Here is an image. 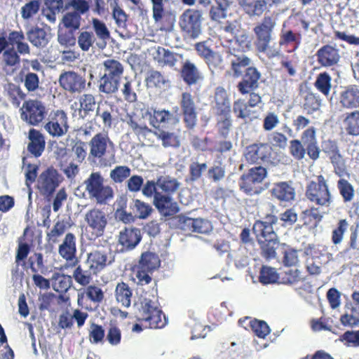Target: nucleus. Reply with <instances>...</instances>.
Returning <instances> with one entry per match:
<instances>
[{
    "instance_id": "obj_51",
    "label": "nucleus",
    "mask_w": 359,
    "mask_h": 359,
    "mask_svg": "<svg viewBox=\"0 0 359 359\" xmlns=\"http://www.w3.org/2000/svg\"><path fill=\"white\" fill-rule=\"evenodd\" d=\"M53 289L57 292H67L72 284V277L69 276L55 273L52 276Z\"/></svg>"
},
{
    "instance_id": "obj_48",
    "label": "nucleus",
    "mask_w": 359,
    "mask_h": 359,
    "mask_svg": "<svg viewBox=\"0 0 359 359\" xmlns=\"http://www.w3.org/2000/svg\"><path fill=\"white\" fill-rule=\"evenodd\" d=\"M337 189L342 196L344 203L351 202L355 196L353 185L344 177H340L337 182Z\"/></svg>"
},
{
    "instance_id": "obj_41",
    "label": "nucleus",
    "mask_w": 359,
    "mask_h": 359,
    "mask_svg": "<svg viewBox=\"0 0 359 359\" xmlns=\"http://www.w3.org/2000/svg\"><path fill=\"white\" fill-rule=\"evenodd\" d=\"M258 242L261 246L262 255L265 259L270 260L276 257V250L279 245L278 238L268 240L259 238Z\"/></svg>"
},
{
    "instance_id": "obj_1",
    "label": "nucleus",
    "mask_w": 359,
    "mask_h": 359,
    "mask_svg": "<svg viewBox=\"0 0 359 359\" xmlns=\"http://www.w3.org/2000/svg\"><path fill=\"white\" fill-rule=\"evenodd\" d=\"M277 26V18L272 15H264L262 20L253 28L255 35L257 50L265 54L269 58L278 56L280 48L276 43L271 44L273 34Z\"/></svg>"
},
{
    "instance_id": "obj_18",
    "label": "nucleus",
    "mask_w": 359,
    "mask_h": 359,
    "mask_svg": "<svg viewBox=\"0 0 359 359\" xmlns=\"http://www.w3.org/2000/svg\"><path fill=\"white\" fill-rule=\"evenodd\" d=\"M153 203L159 212L164 216H172L179 212L177 203L168 194L156 192Z\"/></svg>"
},
{
    "instance_id": "obj_29",
    "label": "nucleus",
    "mask_w": 359,
    "mask_h": 359,
    "mask_svg": "<svg viewBox=\"0 0 359 359\" xmlns=\"http://www.w3.org/2000/svg\"><path fill=\"white\" fill-rule=\"evenodd\" d=\"M92 27L97 40L96 47L103 50L110 38V32L107 25L97 18L92 19Z\"/></svg>"
},
{
    "instance_id": "obj_13",
    "label": "nucleus",
    "mask_w": 359,
    "mask_h": 359,
    "mask_svg": "<svg viewBox=\"0 0 359 359\" xmlns=\"http://www.w3.org/2000/svg\"><path fill=\"white\" fill-rule=\"evenodd\" d=\"M85 221L88 226L92 229L93 234L99 237L104 233L107 224V217L103 210L94 208L86 213Z\"/></svg>"
},
{
    "instance_id": "obj_62",
    "label": "nucleus",
    "mask_w": 359,
    "mask_h": 359,
    "mask_svg": "<svg viewBox=\"0 0 359 359\" xmlns=\"http://www.w3.org/2000/svg\"><path fill=\"white\" fill-rule=\"evenodd\" d=\"M155 135L159 140L162 141V145L164 147H176L180 146V140L177 136L174 133L165 131H158L155 133Z\"/></svg>"
},
{
    "instance_id": "obj_44",
    "label": "nucleus",
    "mask_w": 359,
    "mask_h": 359,
    "mask_svg": "<svg viewBox=\"0 0 359 359\" xmlns=\"http://www.w3.org/2000/svg\"><path fill=\"white\" fill-rule=\"evenodd\" d=\"M77 42L79 47L84 52H88L90 48H97L96 37L93 32H81L78 36Z\"/></svg>"
},
{
    "instance_id": "obj_4",
    "label": "nucleus",
    "mask_w": 359,
    "mask_h": 359,
    "mask_svg": "<svg viewBox=\"0 0 359 359\" xmlns=\"http://www.w3.org/2000/svg\"><path fill=\"white\" fill-rule=\"evenodd\" d=\"M306 198L313 203L328 207L332 203L331 194L324 177L319 175L317 182H311L306 191Z\"/></svg>"
},
{
    "instance_id": "obj_25",
    "label": "nucleus",
    "mask_w": 359,
    "mask_h": 359,
    "mask_svg": "<svg viewBox=\"0 0 359 359\" xmlns=\"http://www.w3.org/2000/svg\"><path fill=\"white\" fill-rule=\"evenodd\" d=\"M271 150L267 143L254 144L247 147L245 156L248 161L256 163L259 160H266L271 154Z\"/></svg>"
},
{
    "instance_id": "obj_58",
    "label": "nucleus",
    "mask_w": 359,
    "mask_h": 359,
    "mask_svg": "<svg viewBox=\"0 0 359 359\" xmlns=\"http://www.w3.org/2000/svg\"><path fill=\"white\" fill-rule=\"evenodd\" d=\"M41 1L39 0H32L25 4L20 10V14L24 20H28L35 15L39 11Z\"/></svg>"
},
{
    "instance_id": "obj_46",
    "label": "nucleus",
    "mask_w": 359,
    "mask_h": 359,
    "mask_svg": "<svg viewBox=\"0 0 359 359\" xmlns=\"http://www.w3.org/2000/svg\"><path fill=\"white\" fill-rule=\"evenodd\" d=\"M113 107L108 105L107 102L104 104L98 102L95 116H100L102 121L104 127L111 128L112 125V115Z\"/></svg>"
},
{
    "instance_id": "obj_11",
    "label": "nucleus",
    "mask_w": 359,
    "mask_h": 359,
    "mask_svg": "<svg viewBox=\"0 0 359 359\" xmlns=\"http://www.w3.org/2000/svg\"><path fill=\"white\" fill-rule=\"evenodd\" d=\"M76 236L72 233H68L59 245L58 252L66 260L67 267H74L79 264V259L76 256Z\"/></svg>"
},
{
    "instance_id": "obj_14",
    "label": "nucleus",
    "mask_w": 359,
    "mask_h": 359,
    "mask_svg": "<svg viewBox=\"0 0 359 359\" xmlns=\"http://www.w3.org/2000/svg\"><path fill=\"white\" fill-rule=\"evenodd\" d=\"M60 86L71 93H79L86 86V80L79 74L69 71L60 74L59 77Z\"/></svg>"
},
{
    "instance_id": "obj_45",
    "label": "nucleus",
    "mask_w": 359,
    "mask_h": 359,
    "mask_svg": "<svg viewBox=\"0 0 359 359\" xmlns=\"http://www.w3.org/2000/svg\"><path fill=\"white\" fill-rule=\"evenodd\" d=\"M81 19V16L78 13L72 11H67L63 15L61 23L69 31L75 32L79 29Z\"/></svg>"
},
{
    "instance_id": "obj_61",
    "label": "nucleus",
    "mask_w": 359,
    "mask_h": 359,
    "mask_svg": "<svg viewBox=\"0 0 359 359\" xmlns=\"http://www.w3.org/2000/svg\"><path fill=\"white\" fill-rule=\"evenodd\" d=\"M304 279L302 272L297 269H289L285 271L282 277L283 283L287 285H294L303 281Z\"/></svg>"
},
{
    "instance_id": "obj_20",
    "label": "nucleus",
    "mask_w": 359,
    "mask_h": 359,
    "mask_svg": "<svg viewBox=\"0 0 359 359\" xmlns=\"http://www.w3.org/2000/svg\"><path fill=\"white\" fill-rule=\"evenodd\" d=\"M318 62L324 67H333L339 62V50L333 46L325 45L318 50L316 54Z\"/></svg>"
},
{
    "instance_id": "obj_57",
    "label": "nucleus",
    "mask_w": 359,
    "mask_h": 359,
    "mask_svg": "<svg viewBox=\"0 0 359 359\" xmlns=\"http://www.w3.org/2000/svg\"><path fill=\"white\" fill-rule=\"evenodd\" d=\"M331 81L332 78L327 73H320L316 78L315 86L323 95L327 96L332 88Z\"/></svg>"
},
{
    "instance_id": "obj_21",
    "label": "nucleus",
    "mask_w": 359,
    "mask_h": 359,
    "mask_svg": "<svg viewBox=\"0 0 359 359\" xmlns=\"http://www.w3.org/2000/svg\"><path fill=\"white\" fill-rule=\"evenodd\" d=\"M300 141L306 147L307 154L311 159L316 160L319 158L320 149L318 146L316 129L314 127L306 129L301 135Z\"/></svg>"
},
{
    "instance_id": "obj_47",
    "label": "nucleus",
    "mask_w": 359,
    "mask_h": 359,
    "mask_svg": "<svg viewBox=\"0 0 359 359\" xmlns=\"http://www.w3.org/2000/svg\"><path fill=\"white\" fill-rule=\"evenodd\" d=\"M225 167L222 165V158L220 155H217L213 165L208 170V177L214 182H219L225 177Z\"/></svg>"
},
{
    "instance_id": "obj_30",
    "label": "nucleus",
    "mask_w": 359,
    "mask_h": 359,
    "mask_svg": "<svg viewBox=\"0 0 359 359\" xmlns=\"http://www.w3.org/2000/svg\"><path fill=\"white\" fill-rule=\"evenodd\" d=\"M340 102L346 108L359 107V88L355 86H351L341 93Z\"/></svg>"
},
{
    "instance_id": "obj_49",
    "label": "nucleus",
    "mask_w": 359,
    "mask_h": 359,
    "mask_svg": "<svg viewBox=\"0 0 359 359\" xmlns=\"http://www.w3.org/2000/svg\"><path fill=\"white\" fill-rule=\"evenodd\" d=\"M121 92L125 100L129 102H135L137 101V96L136 93V88L135 86V81L125 77L123 82V86L121 88Z\"/></svg>"
},
{
    "instance_id": "obj_28",
    "label": "nucleus",
    "mask_w": 359,
    "mask_h": 359,
    "mask_svg": "<svg viewBox=\"0 0 359 359\" xmlns=\"http://www.w3.org/2000/svg\"><path fill=\"white\" fill-rule=\"evenodd\" d=\"M273 5L271 0H239V4L250 16H260L266 8V5Z\"/></svg>"
},
{
    "instance_id": "obj_27",
    "label": "nucleus",
    "mask_w": 359,
    "mask_h": 359,
    "mask_svg": "<svg viewBox=\"0 0 359 359\" xmlns=\"http://www.w3.org/2000/svg\"><path fill=\"white\" fill-rule=\"evenodd\" d=\"M241 29V23L239 19L226 20L222 22L219 28L220 36L226 42L232 43Z\"/></svg>"
},
{
    "instance_id": "obj_60",
    "label": "nucleus",
    "mask_w": 359,
    "mask_h": 359,
    "mask_svg": "<svg viewBox=\"0 0 359 359\" xmlns=\"http://www.w3.org/2000/svg\"><path fill=\"white\" fill-rule=\"evenodd\" d=\"M133 203V211L140 219H147L153 211V208L149 204L139 199L134 200Z\"/></svg>"
},
{
    "instance_id": "obj_16",
    "label": "nucleus",
    "mask_w": 359,
    "mask_h": 359,
    "mask_svg": "<svg viewBox=\"0 0 359 359\" xmlns=\"http://www.w3.org/2000/svg\"><path fill=\"white\" fill-rule=\"evenodd\" d=\"M179 222L180 229L184 231L205 234L212 229L211 222L203 218L194 219L182 216L180 217Z\"/></svg>"
},
{
    "instance_id": "obj_32",
    "label": "nucleus",
    "mask_w": 359,
    "mask_h": 359,
    "mask_svg": "<svg viewBox=\"0 0 359 359\" xmlns=\"http://www.w3.org/2000/svg\"><path fill=\"white\" fill-rule=\"evenodd\" d=\"M228 60L231 63V69L236 77L240 76L245 69L250 67L251 60L243 54L235 55L230 53Z\"/></svg>"
},
{
    "instance_id": "obj_53",
    "label": "nucleus",
    "mask_w": 359,
    "mask_h": 359,
    "mask_svg": "<svg viewBox=\"0 0 359 359\" xmlns=\"http://www.w3.org/2000/svg\"><path fill=\"white\" fill-rule=\"evenodd\" d=\"M347 133L352 135H359V111L351 112L344 121Z\"/></svg>"
},
{
    "instance_id": "obj_50",
    "label": "nucleus",
    "mask_w": 359,
    "mask_h": 359,
    "mask_svg": "<svg viewBox=\"0 0 359 359\" xmlns=\"http://www.w3.org/2000/svg\"><path fill=\"white\" fill-rule=\"evenodd\" d=\"M217 130L219 134L224 138L229 136L232 128V118L230 113L217 114Z\"/></svg>"
},
{
    "instance_id": "obj_9",
    "label": "nucleus",
    "mask_w": 359,
    "mask_h": 359,
    "mask_svg": "<svg viewBox=\"0 0 359 359\" xmlns=\"http://www.w3.org/2000/svg\"><path fill=\"white\" fill-rule=\"evenodd\" d=\"M62 180V176L53 168L43 171L37 180V188L43 196H50L54 193Z\"/></svg>"
},
{
    "instance_id": "obj_43",
    "label": "nucleus",
    "mask_w": 359,
    "mask_h": 359,
    "mask_svg": "<svg viewBox=\"0 0 359 359\" xmlns=\"http://www.w3.org/2000/svg\"><path fill=\"white\" fill-rule=\"evenodd\" d=\"M302 34L300 33H294L291 29H282L280 34L279 45L287 46L293 44L294 48L297 49L301 44Z\"/></svg>"
},
{
    "instance_id": "obj_36",
    "label": "nucleus",
    "mask_w": 359,
    "mask_h": 359,
    "mask_svg": "<svg viewBox=\"0 0 359 359\" xmlns=\"http://www.w3.org/2000/svg\"><path fill=\"white\" fill-rule=\"evenodd\" d=\"M121 81V79L103 74L100 79L99 91L106 95L115 94L118 91Z\"/></svg>"
},
{
    "instance_id": "obj_42",
    "label": "nucleus",
    "mask_w": 359,
    "mask_h": 359,
    "mask_svg": "<svg viewBox=\"0 0 359 359\" xmlns=\"http://www.w3.org/2000/svg\"><path fill=\"white\" fill-rule=\"evenodd\" d=\"M116 299L124 307H129L131 304L132 291L125 283H118L115 290Z\"/></svg>"
},
{
    "instance_id": "obj_2",
    "label": "nucleus",
    "mask_w": 359,
    "mask_h": 359,
    "mask_svg": "<svg viewBox=\"0 0 359 359\" xmlns=\"http://www.w3.org/2000/svg\"><path fill=\"white\" fill-rule=\"evenodd\" d=\"M138 318L148 323L150 328H162L167 324L165 316L158 308V302L147 298L140 302Z\"/></svg>"
},
{
    "instance_id": "obj_23",
    "label": "nucleus",
    "mask_w": 359,
    "mask_h": 359,
    "mask_svg": "<svg viewBox=\"0 0 359 359\" xmlns=\"http://www.w3.org/2000/svg\"><path fill=\"white\" fill-rule=\"evenodd\" d=\"M271 194L280 202L290 203L295 199L294 188L289 182H282L273 184L270 190Z\"/></svg>"
},
{
    "instance_id": "obj_35",
    "label": "nucleus",
    "mask_w": 359,
    "mask_h": 359,
    "mask_svg": "<svg viewBox=\"0 0 359 359\" xmlns=\"http://www.w3.org/2000/svg\"><path fill=\"white\" fill-rule=\"evenodd\" d=\"M80 108L79 110V116L85 118L90 112L97 110V104L95 97L90 93L83 94L79 99Z\"/></svg>"
},
{
    "instance_id": "obj_59",
    "label": "nucleus",
    "mask_w": 359,
    "mask_h": 359,
    "mask_svg": "<svg viewBox=\"0 0 359 359\" xmlns=\"http://www.w3.org/2000/svg\"><path fill=\"white\" fill-rule=\"evenodd\" d=\"M71 8L73 9L72 12L81 16L89 11L90 6L86 0H71L65 4L64 10L67 11Z\"/></svg>"
},
{
    "instance_id": "obj_8",
    "label": "nucleus",
    "mask_w": 359,
    "mask_h": 359,
    "mask_svg": "<svg viewBox=\"0 0 359 359\" xmlns=\"http://www.w3.org/2000/svg\"><path fill=\"white\" fill-rule=\"evenodd\" d=\"M20 111L21 119L32 126H36L41 123L47 114L44 104L39 100L25 102Z\"/></svg>"
},
{
    "instance_id": "obj_34",
    "label": "nucleus",
    "mask_w": 359,
    "mask_h": 359,
    "mask_svg": "<svg viewBox=\"0 0 359 359\" xmlns=\"http://www.w3.org/2000/svg\"><path fill=\"white\" fill-rule=\"evenodd\" d=\"M215 108L217 114H226L230 113V101L224 88L218 87L215 93Z\"/></svg>"
},
{
    "instance_id": "obj_64",
    "label": "nucleus",
    "mask_w": 359,
    "mask_h": 359,
    "mask_svg": "<svg viewBox=\"0 0 359 359\" xmlns=\"http://www.w3.org/2000/svg\"><path fill=\"white\" fill-rule=\"evenodd\" d=\"M147 85L149 87L162 88L168 79L158 71H151L146 79Z\"/></svg>"
},
{
    "instance_id": "obj_7",
    "label": "nucleus",
    "mask_w": 359,
    "mask_h": 359,
    "mask_svg": "<svg viewBox=\"0 0 359 359\" xmlns=\"http://www.w3.org/2000/svg\"><path fill=\"white\" fill-rule=\"evenodd\" d=\"M114 260V258L110 250L103 248H96L87 253L85 264L90 273L97 274L107 266L110 265Z\"/></svg>"
},
{
    "instance_id": "obj_3",
    "label": "nucleus",
    "mask_w": 359,
    "mask_h": 359,
    "mask_svg": "<svg viewBox=\"0 0 359 359\" xmlns=\"http://www.w3.org/2000/svg\"><path fill=\"white\" fill-rule=\"evenodd\" d=\"M266 176V168L262 166L252 168L248 173L241 176L239 186L248 195H259L264 190L260 184Z\"/></svg>"
},
{
    "instance_id": "obj_22",
    "label": "nucleus",
    "mask_w": 359,
    "mask_h": 359,
    "mask_svg": "<svg viewBox=\"0 0 359 359\" xmlns=\"http://www.w3.org/2000/svg\"><path fill=\"white\" fill-rule=\"evenodd\" d=\"M27 138V151L36 158L41 156L46 147L44 135L39 130L31 128Z\"/></svg>"
},
{
    "instance_id": "obj_19",
    "label": "nucleus",
    "mask_w": 359,
    "mask_h": 359,
    "mask_svg": "<svg viewBox=\"0 0 359 359\" xmlns=\"http://www.w3.org/2000/svg\"><path fill=\"white\" fill-rule=\"evenodd\" d=\"M260 79L261 74L257 69L249 67L245 69L242 81L238 83V90L243 95L249 93L259 87Z\"/></svg>"
},
{
    "instance_id": "obj_54",
    "label": "nucleus",
    "mask_w": 359,
    "mask_h": 359,
    "mask_svg": "<svg viewBox=\"0 0 359 359\" xmlns=\"http://www.w3.org/2000/svg\"><path fill=\"white\" fill-rule=\"evenodd\" d=\"M329 158L334 166L336 175L339 177H344L346 175H349L346 170L345 160L339 151Z\"/></svg>"
},
{
    "instance_id": "obj_39",
    "label": "nucleus",
    "mask_w": 359,
    "mask_h": 359,
    "mask_svg": "<svg viewBox=\"0 0 359 359\" xmlns=\"http://www.w3.org/2000/svg\"><path fill=\"white\" fill-rule=\"evenodd\" d=\"M20 62V58L18 53L13 48H8L3 52L2 65L3 70L6 74H11L15 69L11 72L8 70V67H15Z\"/></svg>"
},
{
    "instance_id": "obj_5",
    "label": "nucleus",
    "mask_w": 359,
    "mask_h": 359,
    "mask_svg": "<svg viewBox=\"0 0 359 359\" xmlns=\"http://www.w3.org/2000/svg\"><path fill=\"white\" fill-rule=\"evenodd\" d=\"M180 26L187 37L197 39L202 33V14L199 11L188 9L180 18Z\"/></svg>"
},
{
    "instance_id": "obj_12",
    "label": "nucleus",
    "mask_w": 359,
    "mask_h": 359,
    "mask_svg": "<svg viewBox=\"0 0 359 359\" xmlns=\"http://www.w3.org/2000/svg\"><path fill=\"white\" fill-rule=\"evenodd\" d=\"M142 240L141 231L138 228H125L119 232L118 244L120 252H127L134 250Z\"/></svg>"
},
{
    "instance_id": "obj_24",
    "label": "nucleus",
    "mask_w": 359,
    "mask_h": 359,
    "mask_svg": "<svg viewBox=\"0 0 359 359\" xmlns=\"http://www.w3.org/2000/svg\"><path fill=\"white\" fill-rule=\"evenodd\" d=\"M181 76L184 82L189 86L200 83L204 79L196 65L188 59L182 62Z\"/></svg>"
},
{
    "instance_id": "obj_40",
    "label": "nucleus",
    "mask_w": 359,
    "mask_h": 359,
    "mask_svg": "<svg viewBox=\"0 0 359 359\" xmlns=\"http://www.w3.org/2000/svg\"><path fill=\"white\" fill-rule=\"evenodd\" d=\"M114 198V190L109 185H104V182L89 196V198L95 200L97 204H106L108 201Z\"/></svg>"
},
{
    "instance_id": "obj_15",
    "label": "nucleus",
    "mask_w": 359,
    "mask_h": 359,
    "mask_svg": "<svg viewBox=\"0 0 359 359\" xmlns=\"http://www.w3.org/2000/svg\"><path fill=\"white\" fill-rule=\"evenodd\" d=\"M277 222L278 217L273 215H267L265 221H257L253 226V231L258 241L259 238L268 240L278 238L273 229V224Z\"/></svg>"
},
{
    "instance_id": "obj_52",
    "label": "nucleus",
    "mask_w": 359,
    "mask_h": 359,
    "mask_svg": "<svg viewBox=\"0 0 359 359\" xmlns=\"http://www.w3.org/2000/svg\"><path fill=\"white\" fill-rule=\"evenodd\" d=\"M131 174V169L127 165H117L109 172V177L116 184H121L128 179Z\"/></svg>"
},
{
    "instance_id": "obj_26",
    "label": "nucleus",
    "mask_w": 359,
    "mask_h": 359,
    "mask_svg": "<svg viewBox=\"0 0 359 359\" xmlns=\"http://www.w3.org/2000/svg\"><path fill=\"white\" fill-rule=\"evenodd\" d=\"M144 117L149 118L150 124L154 128H158L161 124H174L178 121L169 111L165 110L151 109L145 113Z\"/></svg>"
},
{
    "instance_id": "obj_55",
    "label": "nucleus",
    "mask_w": 359,
    "mask_h": 359,
    "mask_svg": "<svg viewBox=\"0 0 359 359\" xmlns=\"http://www.w3.org/2000/svg\"><path fill=\"white\" fill-rule=\"evenodd\" d=\"M103 182L104 178L101 175L100 172H92L83 182L86 187V191H87L88 196L93 194Z\"/></svg>"
},
{
    "instance_id": "obj_37",
    "label": "nucleus",
    "mask_w": 359,
    "mask_h": 359,
    "mask_svg": "<svg viewBox=\"0 0 359 359\" xmlns=\"http://www.w3.org/2000/svg\"><path fill=\"white\" fill-rule=\"evenodd\" d=\"M160 264L161 262L157 255L151 252H144L141 255L138 266L147 271H154L160 266Z\"/></svg>"
},
{
    "instance_id": "obj_31",
    "label": "nucleus",
    "mask_w": 359,
    "mask_h": 359,
    "mask_svg": "<svg viewBox=\"0 0 359 359\" xmlns=\"http://www.w3.org/2000/svg\"><path fill=\"white\" fill-rule=\"evenodd\" d=\"M26 35L27 40L38 48L46 47L49 42L48 34L43 28L38 27L32 28Z\"/></svg>"
},
{
    "instance_id": "obj_10",
    "label": "nucleus",
    "mask_w": 359,
    "mask_h": 359,
    "mask_svg": "<svg viewBox=\"0 0 359 359\" xmlns=\"http://www.w3.org/2000/svg\"><path fill=\"white\" fill-rule=\"evenodd\" d=\"M69 128L67 116L62 110L51 113L48 121L44 126L46 131L53 137L64 136L68 132Z\"/></svg>"
},
{
    "instance_id": "obj_33",
    "label": "nucleus",
    "mask_w": 359,
    "mask_h": 359,
    "mask_svg": "<svg viewBox=\"0 0 359 359\" xmlns=\"http://www.w3.org/2000/svg\"><path fill=\"white\" fill-rule=\"evenodd\" d=\"M154 59L161 65H168L173 67L176 65L177 62L182 59V56L178 54L165 50L163 48L158 47L156 50Z\"/></svg>"
},
{
    "instance_id": "obj_17",
    "label": "nucleus",
    "mask_w": 359,
    "mask_h": 359,
    "mask_svg": "<svg viewBox=\"0 0 359 359\" xmlns=\"http://www.w3.org/2000/svg\"><path fill=\"white\" fill-rule=\"evenodd\" d=\"M180 106L184 114V120L188 128H194L197 122L196 104L192 95L183 93L180 100Z\"/></svg>"
},
{
    "instance_id": "obj_6",
    "label": "nucleus",
    "mask_w": 359,
    "mask_h": 359,
    "mask_svg": "<svg viewBox=\"0 0 359 359\" xmlns=\"http://www.w3.org/2000/svg\"><path fill=\"white\" fill-rule=\"evenodd\" d=\"M88 159L93 161H102L114 147V143L107 133H97L88 142Z\"/></svg>"
},
{
    "instance_id": "obj_38",
    "label": "nucleus",
    "mask_w": 359,
    "mask_h": 359,
    "mask_svg": "<svg viewBox=\"0 0 359 359\" xmlns=\"http://www.w3.org/2000/svg\"><path fill=\"white\" fill-rule=\"evenodd\" d=\"M104 75L122 80L123 65L114 59H107L103 62Z\"/></svg>"
},
{
    "instance_id": "obj_63",
    "label": "nucleus",
    "mask_w": 359,
    "mask_h": 359,
    "mask_svg": "<svg viewBox=\"0 0 359 359\" xmlns=\"http://www.w3.org/2000/svg\"><path fill=\"white\" fill-rule=\"evenodd\" d=\"M22 81L29 93L36 92L39 88V78L35 73H27L22 79Z\"/></svg>"
},
{
    "instance_id": "obj_56",
    "label": "nucleus",
    "mask_w": 359,
    "mask_h": 359,
    "mask_svg": "<svg viewBox=\"0 0 359 359\" xmlns=\"http://www.w3.org/2000/svg\"><path fill=\"white\" fill-rule=\"evenodd\" d=\"M156 184L158 188L166 193H174L180 186V183L176 179L169 176L159 178Z\"/></svg>"
}]
</instances>
